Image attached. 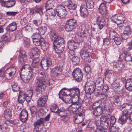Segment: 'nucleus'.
I'll return each instance as SVG.
<instances>
[{
  "mask_svg": "<svg viewBox=\"0 0 132 132\" xmlns=\"http://www.w3.org/2000/svg\"><path fill=\"white\" fill-rule=\"evenodd\" d=\"M110 132H120L119 128L113 126L110 128Z\"/></svg>",
  "mask_w": 132,
  "mask_h": 132,
  "instance_id": "obj_61",
  "label": "nucleus"
},
{
  "mask_svg": "<svg viewBox=\"0 0 132 132\" xmlns=\"http://www.w3.org/2000/svg\"><path fill=\"white\" fill-rule=\"evenodd\" d=\"M65 41L63 39L60 37H57L53 41V46H55L58 45H62L64 43Z\"/></svg>",
  "mask_w": 132,
  "mask_h": 132,
  "instance_id": "obj_35",
  "label": "nucleus"
},
{
  "mask_svg": "<svg viewBox=\"0 0 132 132\" xmlns=\"http://www.w3.org/2000/svg\"><path fill=\"white\" fill-rule=\"evenodd\" d=\"M106 118L105 115L102 116L101 118L102 124L101 126L104 129H106L109 126V122Z\"/></svg>",
  "mask_w": 132,
  "mask_h": 132,
  "instance_id": "obj_20",
  "label": "nucleus"
},
{
  "mask_svg": "<svg viewBox=\"0 0 132 132\" xmlns=\"http://www.w3.org/2000/svg\"><path fill=\"white\" fill-rule=\"evenodd\" d=\"M20 70H23L24 71L25 70L29 72L26 75H22L21 73L20 74V77L23 82L25 83L29 82L32 77V73L34 72V70L29 65L26 64L22 66Z\"/></svg>",
  "mask_w": 132,
  "mask_h": 132,
  "instance_id": "obj_3",
  "label": "nucleus"
},
{
  "mask_svg": "<svg viewBox=\"0 0 132 132\" xmlns=\"http://www.w3.org/2000/svg\"><path fill=\"white\" fill-rule=\"evenodd\" d=\"M122 100V97L121 96H117L115 98L114 103L116 105L119 106L121 104Z\"/></svg>",
  "mask_w": 132,
  "mask_h": 132,
  "instance_id": "obj_50",
  "label": "nucleus"
},
{
  "mask_svg": "<svg viewBox=\"0 0 132 132\" xmlns=\"http://www.w3.org/2000/svg\"><path fill=\"white\" fill-rule=\"evenodd\" d=\"M78 46V43L73 40H69L68 42V46L70 50H74Z\"/></svg>",
  "mask_w": 132,
  "mask_h": 132,
  "instance_id": "obj_24",
  "label": "nucleus"
},
{
  "mask_svg": "<svg viewBox=\"0 0 132 132\" xmlns=\"http://www.w3.org/2000/svg\"><path fill=\"white\" fill-rule=\"evenodd\" d=\"M124 109H125L122 111L126 110L128 111V113L129 114V112L132 111V105L129 103H125L120 106V109L121 111Z\"/></svg>",
  "mask_w": 132,
  "mask_h": 132,
  "instance_id": "obj_22",
  "label": "nucleus"
},
{
  "mask_svg": "<svg viewBox=\"0 0 132 132\" xmlns=\"http://www.w3.org/2000/svg\"><path fill=\"white\" fill-rule=\"evenodd\" d=\"M52 60L50 58L48 57L46 60H42L40 62V65L45 70H47L49 66L51 65Z\"/></svg>",
  "mask_w": 132,
  "mask_h": 132,
  "instance_id": "obj_8",
  "label": "nucleus"
},
{
  "mask_svg": "<svg viewBox=\"0 0 132 132\" xmlns=\"http://www.w3.org/2000/svg\"><path fill=\"white\" fill-rule=\"evenodd\" d=\"M40 78L36 80L37 85L35 91L38 94L42 93L45 88L47 85L45 81V75L43 72H41L39 75Z\"/></svg>",
  "mask_w": 132,
  "mask_h": 132,
  "instance_id": "obj_2",
  "label": "nucleus"
},
{
  "mask_svg": "<svg viewBox=\"0 0 132 132\" xmlns=\"http://www.w3.org/2000/svg\"><path fill=\"white\" fill-rule=\"evenodd\" d=\"M125 86L127 90L130 92L132 91V79L130 78L127 80Z\"/></svg>",
  "mask_w": 132,
  "mask_h": 132,
  "instance_id": "obj_41",
  "label": "nucleus"
},
{
  "mask_svg": "<svg viewBox=\"0 0 132 132\" xmlns=\"http://www.w3.org/2000/svg\"><path fill=\"white\" fill-rule=\"evenodd\" d=\"M102 108L98 106L93 111V114L96 116L101 115L103 113Z\"/></svg>",
  "mask_w": 132,
  "mask_h": 132,
  "instance_id": "obj_33",
  "label": "nucleus"
},
{
  "mask_svg": "<svg viewBox=\"0 0 132 132\" xmlns=\"http://www.w3.org/2000/svg\"><path fill=\"white\" fill-rule=\"evenodd\" d=\"M17 28V25L15 22H12L6 28L7 31H13L15 30Z\"/></svg>",
  "mask_w": 132,
  "mask_h": 132,
  "instance_id": "obj_40",
  "label": "nucleus"
},
{
  "mask_svg": "<svg viewBox=\"0 0 132 132\" xmlns=\"http://www.w3.org/2000/svg\"><path fill=\"white\" fill-rule=\"evenodd\" d=\"M16 70L14 67H10L6 69L2 77L4 79H10L13 77L16 72Z\"/></svg>",
  "mask_w": 132,
  "mask_h": 132,
  "instance_id": "obj_5",
  "label": "nucleus"
},
{
  "mask_svg": "<svg viewBox=\"0 0 132 132\" xmlns=\"http://www.w3.org/2000/svg\"><path fill=\"white\" fill-rule=\"evenodd\" d=\"M4 117L6 119L10 118L12 116L10 110L8 109L5 110L4 112Z\"/></svg>",
  "mask_w": 132,
  "mask_h": 132,
  "instance_id": "obj_52",
  "label": "nucleus"
},
{
  "mask_svg": "<svg viewBox=\"0 0 132 132\" xmlns=\"http://www.w3.org/2000/svg\"><path fill=\"white\" fill-rule=\"evenodd\" d=\"M32 58H33L32 59V61L31 63V65L34 68H37L38 67L39 63V57H35Z\"/></svg>",
  "mask_w": 132,
  "mask_h": 132,
  "instance_id": "obj_37",
  "label": "nucleus"
},
{
  "mask_svg": "<svg viewBox=\"0 0 132 132\" xmlns=\"http://www.w3.org/2000/svg\"><path fill=\"white\" fill-rule=\"evenodd\" d=\"M102 104V106L106 110V112H108L109 114L112 112L113 109L112 107L111 101L110 100L104 101Z\"/></svg>",
  "mask_w": 132,
  "mask_h": 132,
  "instance_id": "obj_9",
  "label": "nucleus"
},
{
  "mask_svg": "<svg viewBox=\"0 0 132 132\" xmlns=\"http://www.w3.org/2000/svg\"><path fill=\"white\" fill-rule=\"evenodd\" d=\"M110 42L108 38H106L104 39L103 44L104 47H106L110 45Z\"/></svg>",
  "mask_w": 132,
  "mask_h": 132,
  "instance_id": "obj_63",
  "label": "nucleus"
},
{
  "mask_svg": "<svg viewBox=\"0 0 132 132\" xmlns=\"http://www.w3.org/2000/svg\"><path fill=\"white\" fill-rule=\"evenodd\" d=\"M85 89L86 92L87 93L90 94L92 93L94 91L95 88L94 87L85 86Z\"/></svg>",
  "mask_w": 132,
  "mask_h": 132,
  "instance_id": "obj_49",
  "label": "nucleus"
},
{
  "mask_svg": "<svg viewBox=\"0 0 132 132\" xmlns=\"http://www.w3.org/2000/svg\"><path fill=\"white\" fill-rule=\"evenodd\" d=\"M51 110L52 112L55 113H57L58 110H59L57 105L55 104H53L51 107Z\"/></svg>",
  "mask_w": 132,
  "mask_h": 132,
  "instance_id": "obj_55",
  "label": "nucleus"
},
{
  "mask_svg": "<svg viewBox=\"0 0 132 132\" xmlns=\"http://www.w3.org/2000/svg\"><path fill=\"white\" fill-rule=\"evenodd\" d=\"M76 23V21L73 19H70L67 20L66 24L70 26L73 27L74 28L75 25Z\"/></svg>",
  "mask_w": 132,
  "mask_h": 132,
  "instance_id": "obj_48",
  "label": "nucleus"
},
{
  "mask_svg": "<svg viewBox=\"0 0 132 132\" xmlns=\"http://www.w3.org/2000/svg\"><path fill=\"white\" fill-rule=\"evenodd\" d=\"M59 115L61 117H65L67 115V111L63 108H61L57 112Z\"/></svg>",
  "mask_w": 132,
  "mask_h": 132,
  "instance_id": "obj_46",
  "label": "nucleus"
},
{
  "mask_svg": "<svg viewBox=\"0 0 132 132\" xmlns=\"http://www.w3.org/2000/svg\"><path fill=\"white\" fill-rule=\"evenodd\" d=\"M132 36L131 34L128 33H125L123 32V33L122 34L121 37L123 39L126 40Z\"/></svg>",
  "mask_w": 132,
  "mask_h": 132,
  "instance_id": "obj_56",
  "label": "nucleus"
},
{
  "mask_svg": "<svg viewBox=\"0 0 132 132\" xmlns=\"http://www.w3.org/2000/svg\"><path fill=\"white\" fill-rule=\"evenodd\" d=\"M93 52L92 47L88 44L84 45V47L80 52L81 58L85 61L89 62L91 61V54Z\"/></svg>",
  "mask_w": 132,
  "mask_h": 132,
  "instance_id": "obj_1",
  "label": "nucleus"
},
{
  "mask_svg": "<svg viewBox=\"0 0 132 132\" xmlns=\"http://www.w3.org/2000/svg\"><path fill=\"white\" fill-rule=\"evenodd\" d=\"M41 48L44 51H46L48 47V45L47 43H45L44 39L43 43H42L41 45Z\"/></svg>",
  "mask_w": 132,
  "mask_h": 132,
  "instance_id": "obj_58",
  "label": "nucleus"
},
{
  "mask_svg": "<svg viewBox=\"0 0 132 132\" xmlns=\"http://www.w3.org/2000/svg\"><path fill=\"white\" fill-rule=\"evenodd\" d=\"M129 114L128 113V111H122V115L119 119L118 122L122 125L125 123L129 117Z\"/></svg>",
  "mask_w": 132,
  "mask_h": 132,
  "instance_id": "obj_10",
  "label": "nucleus"
},
{
  "mask_svg": "<svg viewBox=\"0 0 132 132\" xmlns=\"http://www.w3.org/2000/svg\"><path fill=\"white\" fill-rule=\"evenodd\" d=\"M72 75L77 81H80L82 80V73L79 68H76L74 70Z\"/></svg>",
  "mask_w": 132,
  "mask_h": 132,
  "instance_id": "obj_7",
  "label": "nucleus"
},
{
  "mask_svg": "<svg viewBox=\"0 0 132 132\" xmlns=\"http://www.w3.org/2000/svg\"><path fill=\"white\" fill-rule=\"evenodd\" d=\"M36 30L37 36L39 37L40 36V35H43L47 31V28L45 26H42L38 29L37 28Z\"/></svg>",
  "mask_w": 132,
  "mask_h": 132,
  "instance_id": "obj_26",
  "label": "nucleus"
},
{
  "mask_svg": "<svg viewBox=\"0 0 132 132\" xmlns=\"http://www.w3.org/2000/svg\"><path fill=\"white\" fill-rule=\"evenodd\" d=\"M31 52L32 53V57H39L40 52L38 48L36 47H34L31 49Z\"/></svg>",
  "mask_w": 132,
  "mask_h": 132,
  "instance_id": "obj_39",
  "label": "nucleus"
},
{
  "mask_svg": "<svg viewBox=\"0 0 132 132\" xmlns=\"http://www.w3.org/2000/svg\"><path fill=\"white\" fill-rule=\"evenodd\" d=\"M105 115L106 117V118L108 120L109 119H110V126H113L116 122V119L115 117L114 116H111L110 113H109L108 114H106Z\"/></svg>",
  "mask_w": 132,
  "mask_h": 132,
  "instance_id": "obj_36",
  "label": "nucleus"
},
{
  "mask_svg": "<svg viewBox=\"0 0 132 132\" xmlns=\"http://www.w3.org/2000/svg\"><path fill=\"white\" fill-rule=\"evenodd\" d=\"M48 99V95L47 94L44 95L40 98L37 102V104L39 107H44Z\"/></svg>",
  "mask_w": 132,
  "mask_h": 132,
  "instance_id": "obj_15",
  "label": "nucleus"
},
{
  "mask_svg": "<svg viewBox=\"0 0 132 132\" xmlns=\"http://www.w3.org/2000/svg\"><path fill=\"white\" fill-rule=\"evenodd\" d=\"M55 50L56 53H60L62 52L64 50L65 47V43H63L62 45H58L55 46H53Z\"/></svg>",
  "mask_w": 132,
  "mask_h": 132,
  "instance_id": "obj_28",
  "label": "nucleus"
},
{
  "mask_svg": "<svg viewBox=\"0 0 132 132\" xmlns=\"http://www.w3.org/2000/svg\"><path fill=\"white\" fill-rule=\"evenodd\" d=\"M96 22L98 28L100 30L102 29L105 24L104 17L102 15L98 16L96 18Z\"/></svg>",
  "mask_w": 132,
  "mask_h": 132,
  "instance_id": "obj_12",
  "label": "nucleus"
},
{
  "mask_svg": "<svg viewBox=\"0 0 132 132\" xmlns=\"http://www.w3.org/2000/svg\"><path fill=\"white\" fill-rule=\"evenodd\" d=\"M48 35L51 39L52 40H54L56 38L57 36L55 31L53 30H51L48 33Z\"/></svg>",
  "mask_w": 132,
  "mask_h": 132,
  "instance_id": "obj_43",
  "label": "nucleus"
},
{
  "mask_svg": "<svg viewBox=\"0 0 132 132\" xmlns=\"http://www.w3.org/2000/svg\"><path fill=\"white\" fill-rule=\"evenodd\" d=\"M117 16V24L122 23L125 20L123 15L122 14H118Z\"/></svg>",
  "mask_w": 132,
  "mask_h": 132,
  "instance_id": "obj_44",
  "label": "nucleus"
},
{
  "mask_svg": "<svg viewBox=\"0 0 132 132\" xmlns=\"http://www.w3.org/2000/svg\"><path fill=\"white\" fill-rule=\"evenodd\" d=\"M59 97L63 101H65L66 102L72 103L73 100H75V98L73 97H71V95L69 94V95L65 93V92L63 90L60 92L59 94Z\"/></svg>",
  "mask_w": 132,
  "mask_h": 132,
  "instance_id": "obj_6",
  "label": "nucleus"
},
{
  "mask_svg": "<svg viewBox=\"0 0 132 132\" xmlns=\"http://www.w3.org/2000/svg\"><path fill=\"white\" fill-rule=\"evenodd\" d=\"M55 2L53 0H49L45 4V7L46 9L53 8L55 7Z\"/></svg>",
  "mask_w": 132,
  "mask_h": 132,
  "instance_id": "obj_38",
  "label": "nucleus"
},
{
  "mask_svg": "<svg viewBox=\"0 0 132 132\" xmlns=\"http://www.w3.org/2000/svg\"><path fill=\"white\" fill-rule=\"evenodd\" d=\"M72 60L73 64L76 65L79 63L80 62V59L78 56L74 55L72 57Z\"/></svg>",
  "mask_w": 132,
  "mask_h": 132,
  "instance_id": "obj_54",
  "label": "nucleus"
},
{
  "mask_svg": "<svg viewBox=\"0 0 132 132\" xmlns=\"http://www.w3.org/2000/svg\"><path fill=\"white\" fill-rule=\"evenodd\" d=\"M90 95L89 94H87L85 95L83 100L81 99V104L82 103L86 105L90 104L91 102Z\"/></svg>",
  "mask_w": 132,
  "mask_h": 132,
  "instance_id": "obj_34",
  "label": "nucleus"
},
{
  "mask_svg": "<svg viewBox=\"0 0 132 132\" xmlns=\"http://www.w3.org/2000/svg\"><path fill=\"white\" fill-rule=\"evenodd\" d=\"M2 3L4 4V6L7 8L11 7L15 4V2L14 0H9L8 1H2Z\"/></svg>",
  "mask_w": 132,
  "mask_h": 132,
  "instance_id": "obj_30",
  "label": "nucleus"
},
{
  "mask_svg": "<svg viewBox=\"0 0 132 132\" xmlns=\"http://www.w3.org/2000/svg\"><path fill=\"white\" fill-rule=\"evenodd\" d=\"M44 39L42 38H38L33 37L32 38L33 42L34 44L36 46L40 45L42 43L44 42Z\"/></svg>",
  "mask_w": 132,
  "mask_h": 132,
  "instance_id": "obj_31",
  "label": "nucleus"
},
{
  "mask_svg": "<svg viewBox=\"0 0 132 132\" xmlns=\"http://www.w3.org/2000/svg\"><path fill=\"white\" fill-rule=\"evenodd\" d=\"M74 91L75 93L73 94L74 95V97L76 98L78 101H81V99L80 96V90L79 89L76 87H73V88L69 89V91Z\"/></svg>",
  "mask_w": 132,
  "mask_h": 132,
  "instance_id": "obj_18",
  "label": "nucleus"
},
{
  "mask_svg": "<svg viewBox=\"0 0 132 132\" xmlns=\"http://www.w3.org/2000/svg\"><path fill=\"white\" fill-rule=\"evenodd\" d=\"M56 14L61 18L65 17L67 14V12L65 7L63 6H60L59 11H57Z\"/></svg>",
  "mask_w": 132,
  "mask_h": 132,
  "instance_id": "obj_16",
  "label": "nucleus"
},
{
  "mask_svg": "<svg viewBox=\"0 0 132 132\" xmlns=\"http://www.w3.org/2000/svg\"><path fill=\"white\" fill-rule=\"evenodd\" d=\"M62 73V69H60L56 66L51 70V74L52 76L56 77L61 75Z\"/></svg>",
  "mask_w": 132,
  "mask_h": 132,
  "instance_id": "obj_14",
  "label": "nucleus"
},
{
  "mask_svg": "<svg viewBox=\"0 0 132 132\" xmlns=\"http://www.w3.org/2000/svg\"><path fill=\"white\" fill-rule=\"evenodd\" d=\"M26 95L24 92L20 91L19 92L18 97V101L19 103H22L26 100Z\"/></svg>",
  "mask_w": 132,
  "mask_h": 132,
  "instance_id": "obj_32",
  "label": "nucleus"
},
{
  "mask_svg": "<svg viewBox=\"0 0 132 132\" xmlns=\"http://www.w3.org/2000/svg\"><path fill=\"white\" fill-rule=\"evenodd\" d=\"M81 101H78L73 100L71 104L68 108V111L70 113H73L74 114L79 113L81 111Z\"/></svg>",
  "mask_w": 132,
  "mask_h": 132,
  "instance_id": "obj_4",
  "label": "nucleus"
},
{
  "mask_svg": "<svg viewBox=\"0 0 132 132\" xmlns=\"http://www.w3.org/2000/svg\"><path fill=\"white\" fill-rule=\"evenodd\" d=\"M80 15L82 17L85 18L88 16V12L85 5H81L80 8Z\"/></svg>",
  "mask_w": 132,
  "mask_h": 132,
  "instance_id": "obj_21",
  "label": "nucleus"
},
{
  "mask_svg": "<svg viewBox=\"0 0 132 132\" xmlns=\"http://www.w3.org/2000/svg\"><path fill=\"white\" fill-rule=\"evenodd\" d=\"M100 96L101 99L104 100V101L109 100V97L108 96V95L106 92L102 93L101 95H100Z\"/></svg>",
  "mask_w": 132,
  "mask_h": 132,
  "instance_id": "obj_59",
  "label": "nucleus"
},
{
  "mask_svg": "<svg viewBox=\"0 0 132 132\" xmlns=\"http://www.w3.org/2000/svg\"><path fill=\"white\" fill-rule=\"evenodd\" d=\"M124 57L125 60L127 61H132V57L131 55L127 52L124 53Z\"/></svg>",
  "mask_w": 132,
  "mask_h": 132,
  "instance_id": "obj_57",
  "label": "nucleus"
},
{
  "mask_svg": "<svg viewBox=\"0 0 132 132\" xmlns=\"http://www.w3.org/2000/svg\"><path fill=\"white\" fill-rule=\"evenodd\" d=\"M111 64L114 68L117 69L119 70L123 69L125 67L123 62L120 61H119L118 63L114 62L112 63Z\"/></svg>",
  "mask_w": 132,
  "mask_h": 132,
  "instance_id": "obj_23",
  "label": "nucleus"
},
{
  "mask_svg": "<svg viewBox=\"0 0 132 132\" xmlns=\"http://www.w3.org/2000/svg\"><path fill=\"white\" fill-rule=\"evenodd\" d=\"M113 73V71L109 70H107L105 73V76L106 77L110 78L112 76Z\"/></svg>",
  "mask_w": 132,
  "mask_h": 132,
  "instance_id": "obj_62",
  "label": "nucleus"
},
{
  "mask_svg": "<svg viewBox=\"0 0 132 132\" xmlns=\"http://www.w3.org/2000/svg\"><path fill=\"white\" fill-rule=\"evenodd\" d=\"M86 7L88 9H92L94 8V5L92 0H87L86 3Z\"/></svg>",
  "mask_w": 132,
  "mask_h": 132,
  "instance_id": "obj_51",
  "label": "nucleus"
},
{
  "mask_svg": "<svg viewBox=\"0 0 132 132\" xmlns=\"http://www.w3.org/2000/svg\"><path fill=\"white\" fill-rule=\"evenodd\" d=\"M107 3H102L99 7V11L100 13L102 15L106 14L107 13L106 6Z\"/></svg>",
  "mask_w": 132,
  "mask_h": 132,
  "instance_id": "obj_25",
  "label": "nucleus"
},
{
  "mask_svg": "<svg viewBox=\"0 0 132 132\" xmlns=\"http://www.w3.org/2000/svg\"><path fill=\"white\" fill-rule=\"evenodd\" d=\"M45 120L44 118H41L35 121L34 124L35 128L39 129L42 125H44Z\"/></svg>",
  "mask_w": 132,
  "mask_h": 132,
  "instance_id": "obj_29",
  "label": "nucleus"
},
{
  "mask_svg": "<svg viewBox=\"0 0 132 132\" xmlns=\"http://www.w3.org/2000/svg\"><path fill=\"white\" fill-rule=\"evenodd\" d=\"M95 84L94 82L92 80H90L87 82L85 86L95 87Z\"/></svg>",
  "mask_w": 132,
  "mask_h": 132,
  "instance_id": "obj_64",
  "label": "nucleus"
},
{
  "mask_svg": "<svg viewBox=\"0 0 132 132\" xmlns=\"http://www.w3.org/2000/svg\"><path fill=\"white\" fill-rule=\"evenodd\" d=\"M46 15L47 16H53L56 15L55 10L53 8L50 9H46Z\"/></svg>",
  "mask_w": 132,
  "mask_h": 132,
  "instance_id": "obj_45",
  "label": "nucleus"
},
{
  "mask_svg": "<svg viewBox=\"0 0 132 132\" xmlns=\"http://www.w3.org/2000/svg\"><path fill=\"white\" fill-rule=\"evenodd\" d=\"M30 110L31 114L32 116L34 117L36 116L37 110L36 106H32L30 108Z\"/></svg>",
  "mask_w": 132,
  "mask_h": 132,
  "instance_id": "obj_53",
  "label": "nucleus"
},
{
  "mask_svg": "<svg viewBox=\"0 0 132 132\" xmlns=\"http://www.w3.org/2000/svg\"><path fill=\"white\" fill-rule=\"evenodd\" d=\"M84 29H85V28L84 26L81 25L80 27L79 30L76 33L78 37L83 36V35Z\"/></svg>",
  "mask_w": 132,
  "mask_h": 132,
  "instance_id": "obj_47",
  "label": "nucleus"
},
{
  "mask_svg": "<svg viewBox=\"0 0 132 132\" xmlns=\"http://www.w3.org/2000/svg\"><path fill=\"white\" fill-rule=\"evenodd\" d=\"M35 9V11L36 12V13H39L40 15L43 14V8L42 7H36Z\"/></svg>",
  "mask_w": 132,
  "mask_h": 132,
  "instance_id": "obj_60",
  "label": "nucleus"
},
{
  "mask_svg": "<svg viewBox=\"0 0 132 132\" xmlns=\"http://www.w3.org/2000/svg\"><path fill=\"white\" fill-rule=\"evenodd\" d=\"M84 112L81 111L79 113L76 114V115L74 117L73 121L76 123H79L82 122L84 119Z\"/></svg>",
  "mask_w": 132,
  "mask_h": 132,
  "instance_id": "obj_11",
  "label": "nucleus"
},
{
  "mask_svg": "<svg viewBox=\"0 0 132 132\" xmlns=\"http://www.w3.org/2000/svg\"><path fill=\"white\" fill-rule=\"evenodd\" d=\"M28 113L27 110H23L21 112L19 116L20 119L23 122H25L27 120Z\"/></svg>",
  "mask_w": 132,
  "mask_h": 132,
  "instance_id": "obj_19",
  "label": "nucleus"
},
{
  "mask_svg": "<svg viewBox=\"0 0 132 132\" xmlns=\"http://www.w3.org/2000/svg\"><path fill=\"white\" fill-rule=\"evenodd\" d=\"M66 6L69 10H75L77 7L76 5L71 0H67L66 1Z\"/></svg>",
  "mask_w": 132,
  "mask_h": 132,
  "instance_id": "obj_27",
  "label": "nucleus"
},
{
  "mask_svg": "<svg viewBox=\"0 0 132 132\" xmlns=\"http://www.w3.org/2000/svg\"><path fill=\"white\" fill-rule=\"evenodd\" d=\"M27 59V55L26 52L24 50H21L18 57L19 62L23 64L26 62Z\"/></svg>",
  "mask_w": 132,
  "mask_h": 132,
  "instance_id": "obj_17",
  "label": "nucleus"
},
{
  "mask_svg": "<svg viewBox=\"0 0 132 132\" xmlns=\"http://www.w3.org/2000/svg\"><path fill=\"white\" fill-rule=\"evenodd\" d=\"M109 35L110 39L112 40L118 36L117 33L114 30H111L109 31Z\"/></svg>",
  "mask_w": 132,
  "mask_h": 132,
  "instance_id": "obj_42",
  "label": "nucleus"
},
{
  "mask_svg": "<svg viewBox=\"0 0 132 132\" xmlns=\"http://www.w3.org/2000/svg\"><path fill=\"white\" fill-rule=\"evenodd\" d=\"M94 80L95 82L96 87H102L104 83V79L100 75H95L94 77Z\"/></svg>",
  "mask_w": 132,
  "mask_h": 132,
  "instance_id": "obj_13",
  "label": "nucleus"
}]
</instances>
